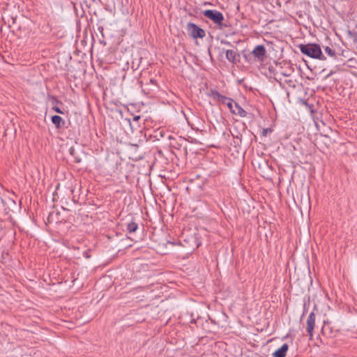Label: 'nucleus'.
<instances>
[{"mask_svg": "<svg viewBox=\"0 0 357 357\" xmlns=\"http://www.w3.org/2000/svg\"><path fill=\"white\" fill-rule=\"evenodd\" d=\"M298 47L303 54L311 58L326 60V57L322 54L320 45L318 44H301Z\"/></svg>", "mask_w": 357, "mask_h": 357, "instance_id": "1", "label": "nucleus"}, {"mask_svg": "<svg viewBox=\"0 0 357 357\" xmlns=\"http://www.w3.org/2000/svg\"><path fill=\"white\" fill-rule=\"evenodd\" d=\"M188 35L194 39L203 38L205 36V31L194 23L189 22L186 26Z\"/></svg>", "mask_w": 357, "mask_h": 357, "instance_id": "2", "label": "nucleus"}, {"mask_svg": "<svg viewBox=\"0 0 357 357\" xmlns=\"http://www.w3.org/2000/svg\"><path fill=\"white\" fill-rule=\"evenodd\" d=\"M203 15L208 19L212 20L215 24L221 26L224 20V16L220 11L215 10H206Z\"/></svg>", "mask_w": 357, "mask_h": 357, "instance_id": "3", "label": "nucleus"}, {"mask_svg": "<svg viewBox=\"0 0 357 357\" xmlns=\"http://www.w3.org/2000/svg\"><path fill=\"white\" fill-rule=\"evenodd\" d=\"M210 96L211 97H212L213 100L219 101L224 105H226L230 111L234 107V102L233 99L221 95L218 91L213 90L211 91Z\"/></svg>", "mask_w": 357, "mask_h": 357, "instance_id": "4", "label": "nucleus"}, {"mask_svg": "<svg viewBox=\"0 0 357 357\" xmlns=\"http://www.w3.org/2000/svg\"><path fill=\"white\" fill-rule=\"evenodd\" d=\"M251 54L254 56L255 61L264 62L266 57V50L264 45H259L254 48Z\"/></svg>", "mask_w": 357, "mask_h": 357, "instance_id": "5", "label": "nucleus"}, {"mask_svg": "<svg viewBox=\"0 0 357 357\" xmlns=\"http://www.w3.org/2000/svg\"><path fill=\"white\" fill-rule=\"evenodd\" d=\"M315 318H316V315H315L314 312H312L310 313V314L307 319V321H306V324H307L306 331L310 336V340L313 337V330L315 326Z\"/></svg>", "mask_w": 357, "mask_h": 357, "instance_id": "6", "label": "nucleus"}, {"mask_svg": "<svg viewBox=\"0 0 357 357\" xmlns=\"http://www.w3.org/2000/svg\"><path fill=\"white\" fill-rule=\"evenodd\" d=\"M336 331H334L329 321H324L321 328V333L327 337H333L335 335Z\"/></svg>", "mask_w": 357, "mask_h": 357, "instance_id": "7", "label": "nucleus"}, {"mask_svg": "<svg viewBox=\"0 0 357 357\" xmlns=\"http://www.w3.org/2000/svg\"><path fill=\"white\" fill-rule=\"evenodd\" d=\"M288 349H289L288 344L287 343H284L282 345V347L280 348L277 349L273 353V355L274 357H285Z\"/></svg>", "mask_w": 357, "mask_h": 357, "instance_id": "8", "label": "nucleus"}, {"mask_svg": "<svg viewBox=\"0 0 357 357\" xmlns=\"http://www.w3.org/2000/svg\"><path fill=\"white\" fill-rule=\"evenodd\" d=\"M231 112L241 117H245L247 115V112L236 102H234V107L231 110Z\"/></svg>", "mask_w": 357, "mask_h": 357, "instance_id": "9", "label": "nucleus"}, {"mask_svg": "<svg viewBox=\"0 0 357 357\" xmlns=\"http://www.w3.org/2000/svg\"><path fill=\"white\" fill-rule=\"evenodd\" d=\"M238 56V55L237 54L236 52L233 50H228L226 52L227 59L233 63H236Z\"/></svg>", "mask_w": 357, "mask_h": 357, "instance_id": "10", "label": "nucleus"}, {"mask_svg": "<svg viewBox=\"0 0 357 357\" xmlns=\"http://www.w3.org/2000/svg\"><path fill=\"white\" fill-rule=\"evenodd\" d=\"M52 121L57 128H60L62 126L64 125V121L63 119L57 115H54L52 117Z\"/></svg>", "mask_w": 357, "mask_h": 357, "instance_id": "11", "label": "nucleus"}, {"mask_svg": "<svg viewBox=\"0 0 357 357\" xmlns=\"http://www.w3.org/2000/svg\"><path fill=\"white\" fill-rule=\"evenodd\" d=\"M138 225L136 222L132 221L127 225V230L129 233H132L137 231Z\"/></svg>", "mask_w": 357, "mask_h": 357, "instance_id": "12", "label": "nucleus"}, {"mask_svg": "<svg viewBox=\"0 0 357 357\" xmlns=\"http://www.w3.org/2000/svg\"><path fill=\"white\" fill-rule=\"evenodd\" d=\"M324 51L328 56H330L331 57L335 56V52L331 47L326 46L324 47Z\"/></svg>", "mask_w": 357, "mask_h": 357, "instance_id": "13", "label": "nucleus"}, {"mask_svg": "<svg viewBox=\"0 0 357 357\" xmlns=\"http://www.w3.org/2000/svg\"><path fill=\"white\" fill-rule=\"evenodd\" d=\"M52 109L59 114H63V112L58 107L54 106L52 107Z\"/></svg>", "mask_w": 357, "mask_h": 357, "instance_id": "14", "label": "nucleus"}, {"mask_svg": "<svg viewBox=\"0 0 357 357\" xmlns=\"http://www.w3.org/2000/svg\"><path fill=\"white\" fill-rule=\"evenodd\" d=\"M268 132H271V130L270 129H264L262 131V135L264 136H266Z\"/></svg>", "mask_w": 357, "mask_h": 357, "instance_id": "15", "label": "nucleus"}, {"mask_svg": "<svg viewBox=\"0 0 357 357\" xmlns=\"http://www.w3.org/2000/svg\"><path fill=\"white\" fill-rule=\"evenodd\" d=\"M139 119H140V116H135L133 117V121H138Z\"/></svg>", "mask_w": 357, "mask_h": 357, "instance_id": "16", "label": "nucleus"}, {"mask_svg": "<svg viewBox=\"0 0 357 357\" xmlns=\"http://www.w3.org/2000/svg\"><path fill=\"white\" fill-rule=\"evenodd\" d=\"M70 154H72V155H73V154L74 153V149L71 148V149H70Z\"/></svg>", "mask_w": 357, "mask_h": 357, "instance_id": "17", "label": "nucleus"}, {"mask_svg": "<svg viewBox=\"0 0 357 357\" xmlns=\"http://www.w3.org/2000/svg\"><path fill=\"white\" fill-rule=\"evenodd\" d=\"M52 217V215H50L49 218H48V220H50V219Z\"/></svg>", "mask_w": 357, "mask_h": 357, "instance_id": "18", "label": "nucleus"}]
</instances>
